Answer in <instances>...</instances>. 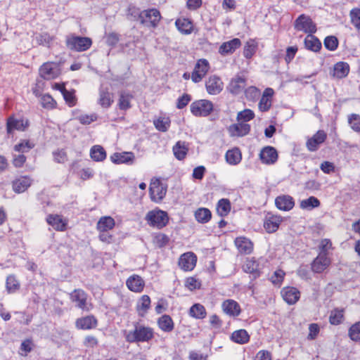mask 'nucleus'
Segmentation results:
<instances>
[{
    "label": "nucleus",
    "mask_w": 360,
    "mask_h": 360,
    "mask_svg": "<svg viewBox=\"0 0 360 360\" xmlns=\"http://www.w3.org/2000/svg\"><path fill=\"white\" fill-rule=\"evenodd\" d=\"M231 210V202L228 199L222 198L219 200L217 205V214L221 217L228 215Z\"/></svg>",
    "instance_id": "obj_41"
},
{
    "label": "nucleus",
    "mask_w": 360,
    "mask_h": 360,
    "mask_svg": "<svg viewBox=\"0 0 360 360\" xmlns=\"http://www.w3.org/2000/svg\"><path fill=\"white\" fill-rule=\"evenodd\" d=\"M161 19L160 13L155 8L144 10L140 15V22L146 26L155 27Z\"/></svg>",
    "instance_id": "obj_7"
},
{
    "label": "nucleus",
    "mask_w": 360,
    "mask_h": 360,
    "mask_svg": "<svg viewBox=\"0 0 360 360\" xmlns=\"http://www.w3.org/2000/svg\"><path fill=\"white\" fill-rule=\"evenodd\" d=\"M275 204L278 209L283 211H289L293 208L295 202L291 196L283 195L276 198Z\"/></svg>",
    "instance_id": "obj_20"
},
{
    "label": "nucleus",
    "mask_w": 360,
    "mask_h": 360,
    "mask_svg": "<svg viewBox=\"0 0 360 360\" xmlns=\"http://www.w3.org/2000/svg\"><path fill=\"white\" fill-rule=\"evenodd\" d=\"M224 84L220 77L216 75L210 76L205 82L207 93L211 95H217L223 90Z\"/></svg>",
    "instance_id": "obj_13"
},
{
    "label": "nucleus",
    "mask_w": 360,
    "mask_h": 360,
    "mask_svg": "<svg viewBox=\"0 0 360 360\" xmlns=\"http://www.w3.org/2000/svg\"><path fill=\"white\" fill-rule=\"evenodd\" d=\"M128 288L133 292H140L144 287V281L142 278L138 275H133L127 280Z\"/></svg>",
    "instance_id": "obj_23"
},
{
    "label": "nucleus",
    "mask_w": 360,
    "mask_h": 360,
    "mask_svg": "<svg viewBox=\"0 0 360 360\" xmlns=\"http://www.w3.org/2000/svg\"><path fill=\"white\" fill-rule=\"evenodd\" d=\"M350 18L352 25L360 30V8H353L350 11Z\"/></svg>",
    "instance_id": "obj_54"
},
{
    "label": "nucleus",
    "mask_w": 360,
    "mask_h": 360,
    "mask_svg": "<svg viewBox=\"0 0 360 360\" xmlns=\"http://www.w3.org/2000/svg\"><path fill=\"white\" fill-rule=\"evenodd\" d=\"M160 328L165 332H171L174 329V322L169 315H163L158 321Z\"/></svg>",
    "instance_id": "obj_37"
},
{
    "label": "nucleus",
    "mask_w": 360,
    "mask_h": 360,
    "mask_svg": "<svg viewBox=\"0 0 360 360\" xmlns=\"http://www.w3.org/2000/svg\"><path fill=\"white\" fill-rule=\"evenodd\" d=\"M41 103L44 108L47 109L54 108L56 104L54 99L49 94H44L41 96Z\"/></svg>",
    "instance_id": "obj_57"
},
{
    "label": "nucleus",
    "mask_w": 360,
    "mask_h": 360,
    "mask_svg": "<svg viewBox=\"0 0 360 360\" xmlns=\"http://www.w3.org/2000/svg\"><path fill=\"white\" fill-rule=\"evenodd\" d=\"M188 148L186 142L178 141L173 146V153L176 159L184 160L188 153Z\"/></svg>",
    "instance_id": "obj_35"
},
{
    "label": "nucleus",
    "mask_w": 360,
    "mask_h": 360,
    "mask_svg": "<svg viewBox=\"0 0 360 360\" xmlns=\"http://www.w3.org/2000/svg\"><path fill=\"white\" fill-rule=\"evenodd\" d=\"M259 264L253 259H248L243 265V270L253 275L255 278L259 276Z\"/></svg>",
    "instance_id": "obj_42"
},
{
    "label": "nucleus",
    "mask_w": 360,
    "mask_h": 360,
    "mask_svg": "<svg viewBox=\"0 0 360 360\" xmlns=\"http://www.w3.org/2000/svg\"><path fill=\"white\" fill-rule=\"evenodd\" d=\"M349 72V66L347 63L338 62L333 69V75L337 78L341 79L345 77Z\"/></svg>",
    "instance_id": "obj_36"
},
{
    "label": "nucleus",
    "mask_w": 360,
    "mask_h": 360,
    "mask_svg": "<svg viewBox=\"0 0 360 360\" xmlns=\"http://www.w3.org/2000/svg\"><path fill=\"white\" fill-rule=\"evenodd\" d=\"M154 125L155 128L160 131H167L170 126V120L169 117H159L155 120Z\"/></svg>",
    "instance_id": "obj_50"
},
{
    "label": "nucleus",
    "mask_w": 360,
    "mask_h": 360,
    "mask_svg": "<svg viewBox=\"0 0 360 360\" xmlns=\"http://www.w3.org/2000/svg\"><path fill=\"white\" fill-rule=\"evenodd\" d=\"M327 135L323 130L318 131L307 141L306 146L309 151L314 152L319 149V146L326 139Z\"/></svg>",
    "instance_id": "obj_16"
},
{
    "label": "nucleus",
    "mask_w": 360,
    "mask_h": 360,
    "mask_svg": "<svg viewBox=\"0 0 360 360\" xmlns=\"http://www.w3.org/2000/svg\"><path fill=\"white\" fill-rule=\"evenodd\" d=\"M211 212L207 208H199L195 212V217L198 222L207 223L211 219Z\"/></svg>",
    "instance_id": "obj_44"
},
{
    "label": "nucleus",
    "mask_w": 360,
    "mask_h": 360,
    "mask_svg": "<svg viewBox=\"0 0 360 360\" xmlns=\"http://www.w3.org/2000/svg\"><path fill=\"white\" fill-rule=\"evenodd\" d=\"M330 264V259L328 257L327 253L320 252L311 263L313 272L320 274L326 269Z\"/></svg>",
    "instance_id": "obj_11"
},
{
    "label": "nucleus",
    "mask_w": 360,
    "mask_h": 360,
    "mask_svg": "<svg viewBox=\"0 0 360 360\" xmlns=\"http://www.w3.org/2000/svg\"><path fill=\"white\" fill-rule=\"evenodd\" d=\"M177 30L183 34H190L193 30V25L191 20L188 18H178L175 22Z\"/></svg>",
    "instance_id": "obj_26"
},
{
    "label": "nucleus",
    "mask_w": 360,
    "mask_h": 360,
    "mask_svg": "<svg viewBox=\"0 0 360 360\" xmlns=\"http://www.w3.org/2000/svg\"><path fill=\"white\" fill-rule=\"evenodd\" d=\"M255 117L254 112L250 109H245L240 111L237 115L238 120H243L244 122L252 120Z\"/></svg>",
    "instance_id": "obj_55"
},
{
    "label": "nucleus",
    "mask_w": 360,
    "mask_h": 360,
    "mask_svg": "<svg viewBox=\"0 0 360 360\" xmlns=\"http://www.w3.org/2000/svg\"><path fill=\"white\" fill-rule=\"evenodd\" d=\"M145 219L150 226L162 229L167 224L169 217L166 212L155 209L149 211L146 214Z\"/></svg>",
    "instance_id": "obj_3"
},
{
    "label": "nucleus",
    "mask_w": 360,
    "mask_h": 360,
    "mask_svg": "<svg viewBox=\"0 0 360 360\" xmlns=\"http://www.w3.org/2000/svg\"><path fill=\"white\" fill-rule=\"evenodd\" d=\"M250 126L245 122L233 124L229 126L228 131L231 136H243L250 132Z\"/></svg>",
    "instance_id": "obj_18"
},
{
    "label": "nucleus",
    "mask_w": 360,
    "mask_h": 360,
    "mask_svg": "<svg viewBox=\"0 0 360 360\" xmlns=\"http://www.w3.org/2000/svg\"><path fill=\"white\" fill-rule=\"evenodd\" d=\"M65 44L70 50L82 52L88 50L91 47L92 40L89 37L70 34L66 37Z\"/></svg>",
    "instance_id": "obj_2"
},
{
    "label": "nucleus",
    "mask_w": 360,
    "mask_h": 360,
    "mask_svg": "<svg viewBox=\"0 0 360 360\" xmlns=\"http://www.w3.org/2000/svg\"><path fill=\"white\" fill-rule=\"evenodd\" d=\"M235 244L238 251L243 254H250L252 250V242L245 237H238L235 240Z\"/></svg>",
    "instance_id": "obj_30"
},
{
    "label": "nucleus",
    "mask_w": 360,
    "mask_h": 360,
    "mask_svg": "<svg viewBox=\"0 0 360 360\" xmlns=\"http://www.w3.org/2000/svg\"><path fill=\"white\" fill-rule=\"evenodd\" d=\"M70 300L75 304V307L86 311L91 309V304L88 302V295L82 289H75L70 293Z\"/></svg>",
    "instance_id": "obj_5"
},
{
    "label": "nucleus",
    "mask_w": 360,
    "mask_h": 360,
    "mask_svg": "<svg viewBox=\"0 0 360 360\" xmlns=\"http://www.w3.org/2000/svg\"><path fill=\"white\" fill-rule=\"evenodd\" d=\"M221 307L224 313L231 316H237L240 313L239 304L233 300H225Z\"/></svg>",
    "instance_id": "obj_24"
},
{
    "label": "nucleus",
    "mask_w": 360,
    "mask_h": 360,
    "mask_svg": "<svg viewBox=\"0 0 360 360\" xmlns=\"http://www.w3.org/2000/svg\"><path fill=\"white\" fill-rule=\"evenodd\" d=\"M231 339L235 342L244 344L248 341L249 335L246 330L241 329L233 332L231 335Z\"/></svg>",
    "instance_id": "obj_47"
},
{
    "label": "nucleus",
    "mask_w": 360,
    "mask_h": 360,
    "mask_svg": "<svg viewBox=\"0 0 360 360\" xmlns=\"http://www.w3.org/2000/svg\"><path fill=\"white\" fill-rule=\"evenodd\" d=\"M32 179L27 176H22L13 181V190L18 193L25 191L30 186Z\"/></svg>",
    "instance_id": "obj_29"
},
{
    "label": "nucleus",
    "mask_w": 360,
    "mask_h": 360,
    "mask_svg": "<svg viewBox=\"0 0 360 360\" xmlns=\"http://www.w3.org/2000/svg\"><path fill=\"white\" fill-rule=\"evenodd\" d=\"M56 86V88L61 91L64 99L69 106H74L76 104V98L74 91H68L63 85L57 84Z\"/></svg>",
    "instance_id": "obj_40"
},
{
    "label": "nucleus",
    "mask_w": 360,
    "mask_h": 360,
    "mask_svg": "<svg viewBox=\"0 0 360 360\" xmlns=\"http://www.w3.org/2000/svg\"><path fill=\"white\" fill-rule=\"evenodd\" d=\"M320 205V201L318 198L314 196H311L307 199L301 200L300 207L303 210H311L315 207H318Z\"/></svg>",
    "instance_id": "obj_43"
},
{
    "label": "nucleus",
    "mask_w": 360,
    "mask_h": 360,
    "mask_svg": "<svg viewBox=\"0 0 360 360\" xmlns=\"http://www.w3.org/2000/svg\"><path fill=\"white\" fill-rule=\"evenodd\" d=\"M34 147V144L31 143L29 141H23L20 143L15 146L14 149L15 151L21 153H27Z\"/></svg>",
    "instance_id": "obj_59"
},
{
    "label": "nucleus",
    "mask_w": 360,
    "mask_h": 360,
    "mask_svg": "<svg viewBox=\"0 0 360 360\" xmlns=\"http://www.w3.org/2000/svg\"><path fill=\"white\" fill-rule=\"evenodd\" d=\"M213 110V104L207 100H200L191 105V112L195 116L205 117L209 115Z\"/></svg>",
    "instance_id": "obj_6"
},
{
    "label": "nucleus",
    "mask_w": 360,
    "mask_h": 360,
    "mask_svg": "<svg viewBox=\"0 0 360 360\" xmlns=\"http://www.w3.org/2000/svg\"><path fill=\"white\" fill-rule=\"evenodd\" d=\"M274 91L271 88H266L262 94V96L259 102V108L261 111L265 112L270 109L272 103V97Z\"/></svg>",
    "instance_id": "obj_19"
},
{
    "label": "nucleus",
    "mask_w": 360,
    "mask_h": 360,
    "mask_svg": "<svg viewBox=\"0 0 360 360\" xmlns=\"http://www.w3.org/2000/svg\"><path fill=\"white\" fill-rule=\"evenodd\" d=\"M282 218L279 216L271 215L266 217L264 226L268 233L275 232L279 227Z\"/></svg>",
    "instance_id": "obj_27"
},
{
    "label": "nucleus",
    "mask_w": 360,
    "mask_h": 360,
    "mask_svg": "<svg viewBox=\"0 0 360 360\" xmlns=\"http://www.w3.org/2000/svg\"><path fill=\"white\" fill-rule=\"evenodd\" d=\"M33 342L31 340L27 339L24 340L20 345V350L23 352L21 353L22 355L26 356L27 353L30 352L32 349Z\"/></svg>",
    "instance_id": "obj_64"
},
{
    "label": "nucleus",
    "mask_w": 360,
    "mask_h": 360,
    "mask_svg": "<svg viewBox=\"0 0 360 360\" xmlns=\"http://www.w3.org/2000/svg\"><path fill=\"white\" fill-rule=\"evenodd\" d=\"M281 293L283 300L289 304L296 303L300 297V291L294 287H285L282 289Z\"/></svg>",
    "instance_id": "obj_17"
},
{
    "label": "nucleus",
    "mask_w": 360,
    "mask_h": 360,
    "mask_svg": "<svg viewBox=\"0 0 360 360\" xmlns=\"http://www.w3.org/2000/svg\"><path fill=\"white\" fill-rule=\"evenodd\" d=\"M241 45L240 40L238 38L224 42L219 47V52L221 55L232 53Z\"/></svg>",
    "instance_id": "obj_22"
},
{
    "label": "nucleus",
    "mask_w": 360,
    "mask_h": 360,
    "mask_svg": "<svg viewBox=\"0 0 360 360\" xmlns=\"http://www.w3.org/2000/svg\"><path fill=\"white\" fill-rule=\"evenodd\" d=\"M190 314L196 319H203L206 311L205 307L200 304H195L190 309Z\"/></svg>",
    "instance_id": "obj_51"
},
{
    "label": "nucleus",
    "mask_w": 360,
    "mask_h": 360,
    "mask_svg": "<svg viewBox=\"0 0 360 360\" xmlns=\"http://www.w3.org/2000/svg\"><path fill=\"white\" fill-rule=\"evenodd\" d=\"M344 317V310L342 309H335L331 311L329 321L332 325L340 324Z\"/></svg>",
    "instance_id": "obj_46"
},
{
    "label": "nucleus",
    "mask_w": 360,
    "mask_h": 360,
    "mask_svg": "<svg viewBox=\"0 0 360 360\" xmlns=\"http://www.w3.org/2000/svg\"><path fill=\"white\" fill-rule=\"evenodd\" d=\"M141 15V12H140L139 9L136 8L135 6H130L127 10V18L130 20H140V15Z\"/></svg>",
    "instance_id": "obj_60"
},
{
    "label": "nucleus",
    "mask_w": 360,
    "mask_h": 360,
    "mask_svg": "<svg viewBox=\"0 0 360 360\" xmlns=\"http://www.w3.org/2000/svg\"><path fill=\"white\" fill-rule=\"evenodd\" d=\"M28 126V122L23 120H17L13 117L8 118L7 121V131L11 133L13 130L24 131Z\"/></svg>",
    "instance_id": "obj_31"
},
{
    "label": "nucleus",
    "mask_w": 360,
    "mask_h": 360,
    "mask_svg": "<svg viewBox=\"0 0 360 360\" xmlns=\"http://www.w3.org/2000/svg\"><path fill=\"white\" fill-rule=\"evenodd\" d=\"M295 28L298 31L304 33L313 34L316 31V25L313 22L310 17L302 14L295 21Z\"/></svg>",
    "instance_id": "obj_8"
},
{
    "label": "nucleus",
    "mask_w": 360,
    "mask_h": 360,
    "mask_svg": "<svg viewBox=\"0 0 360 360\" xmlns=\"http://www.w3.org/2000/svg\"><path fill=\"white\" fill-rule=\"evenodd\" d=\"M132 96L129 94L122 92L120 95L118 105L120 110H127L131 108L130 101Z\"/></svg>",
    "instance_id": "obj_49"
},
{
    "label": "nucleus",
    "mask_w": 360,
    "mask_h": 360,
    "mask_svg": "<svg viewBox=\"0 0 360 360\" xmlns=\"http://www.w3.org/2000/svg\"><path fill=\"white\" fill-rule=\"evenodd\" d=\"M91 158L95 161H102L106 157L105 150L101 146H94L90 152Z\"/></svg>",
    "instance_id": "obj_45"
},
{
    "label": "nucleus",
    "mask_w": 360,
    "mask_h": 360,
    "mask_svg": "<svg viewBox=\"0 0 360 360\" xmlns=\"http://www.w3.org/2000/svg\"><path fill=\"white\" fill-rule=\"evenodd\" d=\"M124 337L126 341L130 343L148 342L153 338V330L136 323L133 330L124 331Z\"/></svg>",
    "instance_id": "obj_1"
},
{
    "label": "nucleus",
    "mask_w": 360,
    "mask_h": 360,
    "mask_svg": "<svg viewBox=\"0 0 360 360\" xmlns=\"http://www.w3.org/2000/svg\"><path fill=\"white\" fill-rule=\"evenodd\" d=\"M325 47L330 51H335L338 46V40L334 36H328L324 40Z\"/></svg>",
    "instance_id": "obj_56"
},
{
    "label": "nucleus",
    "mask_w": 360,
    "mask_h": 360,
    "mask_svg": "<svg viewBox=\"0 0 360 360\" xmlns=\"http://www.w3.org/2000/svg\"><path fill=\"white\" fill-rule=\"evenodd\" d=\"M226 162L232 165L238 164L241 160V153L238 148L229 150L225 155Z\"/></svg>",
    "instance_id": "obj_38"
},
{
    "label": "nucleus",
    "mask_w": 360,
    "mask_h": 360,
    "mask_svg": "<svg viewBox=\"0 0 360 360\" xmlns=\"http://www.w3.org/2000/svg\"><path fill=\"white\" fill-rule=\"evenodd\" d=\"M76 327L79 329L89 330L95 328L97 325V320L94 316H87L77 319Z\"/></svg>",
    "instance_id": "obj_28"
},
{
    "label": "nucleus",
    "mask_w": 360,
    "mask_h": 360,
    "mask_svg": "<svg viewBox=\"0 0 360 360\" xmlns=\"http://www.w3.org/2000/svg\"><path fill=\"white\" fill-rule=\"evenodd\" d=\"M197 262L196 255L191 252L184 253L179 259V266L184 271H191L195 266Z\"/></svg>",
    "instance_id": "obj_12"
},
{
    "label": "nucleus",
    "mask_w": 360,
    "mask_h": 360,
    "mask_svg": "<svg viewBox=\"0 0 360 360\" xmlns=\"http://www.w3.org/2000/svg\"><path fill=\"white\" fill-rule=\"evenodd\" d=\"M347 122L352 130L360 132V115L352 113L348 115Z\"/></svg>",
    "instance_id": "obj_48"
},
{
    "label": "nucleus",
    "mask_w": 360,
    "mask_h": 360,
    "mask_svg": "<svg viewBox=\"0 0 360 360\" xmlns=\"http://www.w3.org/2000/svg\"><path fill=\"white\" fill-rule=\"evenodd\" d=\"M60 74L59 66L54 63H45L39 68L40 76L46 80L56 78Z\"/></svg>",
    "instance_id": "obj_9"
},
{
    "label": "nucleus",
    "mask_w": 360,
    "mask_h": 360,
    "mask_svg": "<svg viewBox=\"0 0 360 360\" xmlns=\"http://www.w3.org/2000/svg\"><path fill=\"white\" fill-rule=\"evenodd\" d=\"M168 241V237L164 233H158L154 238V243L159 248H162L167 245Z\"/></svg>",
    "instance_id": "obj_62"
},
{
    "label": "nucleus",
    "mask_w": 360,
    "mask_h": 360,
    "mask_svg": "<svg viewBox=\"0 0 360 360\" xmlns=\"http://www.w3.org/2000/svg\"><path fill=\"white\" fill-rule=\"evenodd\" d=\"M110 160L115 164H132L134 155L129 152L115 153L110 156Z\"/></svg>",
    "instance_id": "obj_21"
},
{
    "label": "nucleus",
    "mask_w": 360,
    "mask_h": 360,
    "mask_svg": "<svg viewBox=\"0 0 360 360\" xmlns=\"http://www.w3.org/2000/svg\"><path fill=\"white\" fill-rule=\"evenodd\" d=\"M115 222L111 217H102L97 223V229L100 232L108 231L113 229Z\"/></svg>",
    "instance_id": "obj_33"
},
{
    "label": "nucleus",
    "mask_w": 360,
    "mask_h": 360,
    "mask_svg": "<svg viewBox=\"0 0 360 360\" xmlns=\"http://www.w3.org/2000/svg\"><path fill=\"white\" fill-rule=\"evenodd\" d=\"M210 69L209 63L205 59H200L196 63L193 72H192L191 79L193 82H200L205 76Z\"/></svg>",
    "instance_id": "obj_10"
},
{
    "label": "nucleus",
    "mask_w": 360,
    "mask_h": 360,
    "mask_svg": "<svg viewBox=\"0 0 360 360\" xmlns=\"http://www.w3.org/2000/svg\"><path fill=\"white\" fill-rule=\"evenodd\" d=\"M46 221L56 231H63L67 226L66 221L58 214H49L46 218Z\"/></svg>",
    "instance_id": "obj_25"
},
{
    "label": "nucleus",
    "mask_w": 360,
    "mask_h": 360,
    "mask_svg": "<svg viewBox=\"0 0 360 360\" xmlns=\"http://www.w3.org/2000/svg\"><path fill=\"white\" fill-rule=\"evenodd\" d=\"M167 186L160 179L153 178L150 181L149 191L151 200L154 202H160L166 195Z\"/></svg>",
    "instance_id": "obj_4"
},
{
    "label": "nucleus",
    "mask_w": 360,
    "mask_h": 360,
    "mask_svg": "<svg viewBox=\"0 0 360 360\" xmlns=\"http://www.w3.org/2000/svg\"><path fill=\"white\" fill-rule=\"evenodd\" d=\"M255 46L253 42L248 41L244 47L243 55L246 58H250L255 52Z\"/></svg>",
    "instance_id": "obj_63"
},
{
    "label": "nucleus",
    "mask_w": 360,
    "mask_h": 360,
    "mask_svg": "<svg viewBox=\"0 0 360 360\" xmlns=\"http://www.w3.org/2000/svg\"><path fill=\"white\" fill-rule=\"evenodd\" d=\"M304 46L307 49L316 52L321 48V43L318 38L309 34L304 39Z\"/></svg>",
    "instance_id": "obj_34"
},
{
    "label": "nucleus",
    "mask_w": 360,
    "mask_h": 360,
    "mask_svg": "<svg viewBox=\"0 0 360 360\" xmlns=\"http://www.w3.org/2000/svg\"><path fill=\"white\" fill-rule=\"evenodd\" d=\"M259 158L264 164L273 165L278 160V153L274 147L266 146L260 151Z\"/></svg>",
    "instance_id": "obj_15"
},
{
    "label": "nucleus",
    "mask_w": 360,
    "mask_h": 360,
    "mask_svg": "<svg viewBox=\"0 0 360 360\" xmlns=\"http://www.w3.org/2000/svg\"><path fill=\"white\" fill-rule=\"evenodd\" d=\"M76 119L82 124H89L97 119V116L95 114L80 115L77 116Z\"/></svg>",
    "instance_id": "obj_61"
},
{
    "label": "nucleus",
    "mask_w": 360,
    "mask_h": 360,
    "mask_svg": "<svg viewBox=\"0 0 360 360\" xmlns=\"http://www.w3.org/2000/svg\"><path fill=\"white\" fill-rule=\"evenodd\" d=\"M244 92L246 98L250 101L255 100L259 94V90L253 86L245 88Z\"/></svg>",
    "instance_id": "obj_58"
},
{
    "label": "nucleus",
    "mask_w": 360,
    "mask_h": 360,
    "mask_svg": "<svg viewBox=\"0 0 360 360\" xmlns=\"http://www.w3.org/2000/svg\"><path fill=\"white\" fill-rule=\"evenodd\" d=\"M98 102V104L103 108H110L112 103H113V98L112 94L110 93L106 89H101L99 90V98Z\"/></svg>",
    "instance_id": "obj_32"
},
{
    "label": "nucleus",
    "mask_w": 360,
    "mask_h": 360,
    "mask_svg": "<svg viewBox=\"0 0 360 360\" xmlns=\"http://www.w3.org/2000/svg\"><path fill=\"white\" fill-rule=\"evenodd\" d=\"M245 86L246 79L244 77L236 75L230 81L227 89L231 94L238 95L244 91Z\"/></svg>",
    "instance_id": "obj_14"
},
{
    "label": "nucleus",
    "mask_w": 360,
    "mask_h": 360,
    "mask_svg": "<svg viewBox=\"0 0 360 360\" xmlns=\"http://www.w3.org/2000/svg\"><path fill=\"white\" fill-rule=\"evenodd\" d=\"M6 290L8 292L16 291L20 287V283L13 275H9L6 278Z\"/></svg>",
    "instance_id": "obj_52"
},
{
    "label": "nucleus",
    "mask_w": 360,
    "mask_h": 360,
    "mask_svg": "<svg viewBox=\"0 0 360 360\" xmlns=\"http://www.w3.org/2000/svg\"><path fill=\"white\" fill-rule=\"evenodd\" d=\"M349 336L353 341H360V321L353 324L349 328Z\"/></svg>",
    "instance_id": "obj_53"
},
{
    "label": "nucleus",
    "mask_w": 360,
    "mask_h": 360,
    "mask_svg": "<svg viewBox=\"0 0 360 360\" xmlns=\"http://www.w3.org/2000/svg\"><path fill=\"white\" fill-rule=\"evenodd\" d=\"M150 299L149 296L146 295L141 296L136 305V309L138 311L139 315L143 316L146 314L148 309L150 308Z\"/></svg>",
    "instance_id": "obj_39"
}]
</instances>
